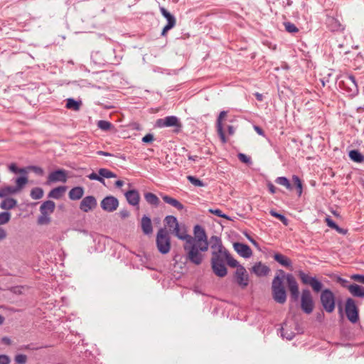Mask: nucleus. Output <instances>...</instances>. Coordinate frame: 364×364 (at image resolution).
Wrapping results in <instances>:
<instances>
[{
    "label": "nucleus",
    "mask_w": 364,
    "mask_h": 364,
    "mask_svg": "<svg viewBox=\"0 0 364 364\" xmlns=\"http://www.w3.org/2000/svg\"><path fill=\"white\" fill-rule=\"evenodd\" d=\"M210 244L212 251L210 263L213 272L216 276L224 277L228 273L225 261L230 252L223 245L222 240L218 236H212L210 239Z\"/></svg>",
    "instance_id": "nucleus-1"
},
{
    "label": "nucleus",
    "mask_w": 364,
    "mask_h": 364,
    "mask_svg": "<svg viewBox=\"0 0 364 364\" xmlns=\"http://www.w3.org/2000/svg\"><path fill=\"white\" fill-rule=\"evenodd\" d=\"M208 245L184 243L183 249L186 254V259L195 265H200L204 259V252L208 251Z\"/></svg>",
    "instance_id": "nucleus-2"
},
{
    "label": "nucleus",
    "mask_w": 364,
    "mask_h": 364,
    "mask_svg": "<svg viewBox=\"0 0 364 364\" xmlns=\"http://www.w3.org/2000/svg\"><path fill=\"white\" fill-rule=\"evenodd\" d=\"M156 245L158 251L162 255L168 254L171 248V237L166 228H161L156 236Z\"/></svg>",
    "instance_id": "nucleus-3"
},
{
    "label": "nucleus",
    "mask_w": 364,
    "mask_h": 364,
    "mask_svg": "<svg viewBox=\"0 0 364 364\" xmlns=\"http://www.w3.org/2000/svg\"><path fill=\"white\" fill-rule=\"evenodd\" d=\"M272 297L279 304H284L287 301V292L283 285L282 277L277 275L272 284Z\"/></svg>",
    "instance_id": "nucleus-4"
},
{
    "label": "nucleus",
    "mask_w": 364,
    "mask_h": 364,
    "mask_svg": "<svg viewBox=\"0 0 364 364\" xmlns=\"http://www.w3.org/2000/svg\"><path fill=\"white\" fill-rule=\"evenodd\" d=\"M339 87L350 97H354L358 93V87L355 78L352 75H343L339 81Z\"/></svg>",
    "instance_id": "nucleus-5"
},
{
    "label": "nucleus",
    "mask_w": 364,
    "mask_h": 364,
    "mask_svg": "<svg viewBox=\"0 0 364 364\" xmlns=\"http://www.w3.org/2000/svg\"><path fill=\"white\" fill-rule=\"evenodd\" d=\"M155 126L159 128L173 127L175 133H179L182 129V124L176 116H167L158 119Z\"/></svg>",
    "instance_id": "nucleus-6"
},
{
    "label": "nucleus",
    "mask_w": 364,
    "mask_h": 364,
    "mask_svg": "<svg viewBox=\"0 0 364 364\" xmlns=\"http://www.w3.org/2000/svg\"><path fill=\"white\" fill-rule=\"evenodd\" d=\"M321 303L323 309L328 313H332L336 306V299L333 291L329 289H323L320 296Z\"/></svg>",
    "instance_id": "nucleus-7"
},
{
    "label": "nucleus",
    "mask_w": 364,
    "mask_h": 364,
    "mask_svg": "<svg viewBox=\"0 0 364 364\" xmlns=\"http://www.w3.org/2000/svg\"><path fill=\"white\" fill-rule=\"evenodd\" d=\"M314 307V303L311 291L306 289H303L301 296V309L307 314L312 313Z\"/></svg>",
    "instance_id": "nucleus-8"
},
{
    "label": "nucleus",
    "mask_w": 364,
    "mask_h": 364,
    "mask_svg": "<svg viewBox=\"0 0 364 364\" xmlns=\"http://www.w3.org/2000/svg\"><path fill=\"white\" fill-rule=\"evenodd\" d=\"M345 311L346 317L351 323H355L358 321V309L353 299L348 298L346 299Z\"/></svg>",
    "instance_id": "nucleus-9"
},
{
    "label": "nucleus",
    "mask_w": 364,
    "mask_h": 364,
    "mask_svg": "<svg viewBox=\"0 0 364 364\" xmlns=\"http://www.w3.org/2000/svg\"><path fill=\"white\" fill-rule=\"evenodd\" d=\"M235 279L241 289H245L249 284V276L243 266L238 267L235 272Z\"/></svg>",
    "instance_id": "nucleus-10"
},
{
    "label": "nucleus",
    "mask_w": 364,
    "mask_h": 364,
    "mask_svg": "<svg viewBox=\"0 0 364 364\" xmlns=\"http://www.w3.org/2000/svg\"><path fill=\"white\" fill-rule=\"evenodd\" d=\"M170 234H172L179 240L184 241L185 243H188L190 240H193V236L188 234L187 228L183 223H178L176 227L171 230Z\"/></svg>",
    "instance_id": "nucleus-11"
},
{
    "label": "nucleus",
    "mask_w": 364,
    "mask_h": 364,
    "mask_svg": "<svg viewBox=\"0 0 364 364\" xmlns=\"http://www.w3.org/2000/svg\"><path fill=\"white\" fill-rule=\"evenodd\" d=\"M193 232L195 237H193V240H190L188 243H197L200 245L206 244L209 245L206 232L202 226L199 225H195Z\"/></svg>",
    "instance_id": "nucleus-12"
},
{
    "label": "nucleus",
    "mask_w": 364,
    "mask_h": 364,
    "mask_svg": "<svg viewBox=\"0 0 364 364\" xmlns=\"http://www.w3.org/2000/svg\"><path fill=\"white\" fill-rule=\"evenodd\" d=\"M286 280L288 289L290 291L291 299L293 301H297L299 297V286L296 279L291 274L286 276Z\"/></svg>",
    "instance_id": "nucleus-13"
},
{
    "label": "nucleus",
    "mask_w": 364,
    "mask_h": 364,
    "mask_svg": "<svg viewBox=\"0 0 364 364\" xmlns=\"http://www.w3.org/2000/svg\"><path fill=\"white\" fill-rule=\"evenodd\" d=\"M159 9L162 16L167 20V24L164 27L161 32V36H166L167 32L175 26L176 21L174 16L168 12L164 7L160 6Z\"/></svg>",
    "instance_id": "nucleus-14"
},
{
    "label": "nucleus",
    "mask_w": 364,
    "mask_h": 364,
    "mask_svg": "<svg viewBox=\"0 0 364 364\" xmlns=\"http://www.w3.org/2000/svg\"><path fill=\"white\" fill-rule=\"evenodd\" d=\"M101 208L109 213L113 212L118 208L119 201L114 196H107L100 203Z\"/></svg>",
    "instance_id": "nucleus-15"
},
{
    "label": "nucleus",
    "mask_w": 364,
    "mask_h": 364,
    "mask_svg": "<svg viewBox=\"0 0 364 364\" xmlns=\"http://www.w3.org/2000/svg\"><path fill=\"white\" fill-rule=\"evenodd\" d=\"M67 171L64 169H58L51 172L48 176V183L62 182L67 181Z\"/></svg>",
    "instance_id": "nucleus-16"
},
{
    "label": "nucleus",
    "mask_w": 364,
    "mask_h": 364,
    "mask_svg": "<svg viewBox=\"0 0 364 364\" xmlns=\"http://www.w3.org/2000/svg\"><path fill=\"white\" fill-rule=\"evenodd\" d=\"M97 200L92 196H88L85 197L80 202V208L85 213H87L90 210L95 208L97 206Z\"/></svg>",
    "instance_id": "nucleus-17"
},
{
    "label": "nucleus",
    "mask_w": 364,
    "mask_h": 364,
    "mask_svg": "<svg viewBox=\"0 0 364 364\" xmlns=\"http://www.w3.org/2000/svg\"><path fill=\"white\" fill-rule=\"evenodd\" d=\"M227 112L222 111L220 112L216 122V127H217V132L220 138V140L223 144H225L227 142V139L225 135V132L223 131V120L224 117L226 116Z\"/></svg>",
    "instance_id": "nucleus-18"
},
{
    "label": "nucleus",
    "mask_w": 364,
    "mask_h": 364,
    "mask_svg": "<svg viewBox=\"0 0 364 364\" xmlns=\"http://www.w3.org/2000/svg\"><path fill=\"white\" fill-rule=\"evenodd\" d=\"M233 246L235 250L244 258H249L252 255V251L247 245L235 242Z\"/></svg>",
    "instance_id": "nucleus-19"
},
{
    "label": "nucleus",
    "mask_w": 364,
    "mask_h": 364,
    "mask_svg": "<svg viewBox=\"0 0 364 364\" xmlns=\"http://www.w3.org/2000/svg\"><path fill=\"white\" fill-rule=\"evenodd\" d=\"M125 197L127 202L133 205L136 206L139 205L140 196L139 193L136 190H130L125 193Z\"/></svg>",
    "instance_id": "nucleus-20"
},
{
    "label": "nucleus",
    "mask_w": 364,
    "mask_h": 364,
    "mask_svg": "<svg viewBox=\"0 0 364 364\" xmlns=\"http://www.w3.org/2000/svg\"><path fill=\"white\" fill-rule=\"evenodd\" d=\"M141 227L142 232L145 235H150L153 232V227L151 218L147 215H143L141 220Z\"/></svg>",
    "instance_id": "nucleus-21"
},
{
    "label": "nucleus",
    "mask_w": 364,
    "mask_h": 364,
    "mask_svg": "<svg viewBox=\"0 0 364 364\" xmlns=\"http://www.w3.org/2000/svg\"><path fill=\"white\" fill-rule=\"evenodd\" d=\"M269 268L261 262L256 263L252 267V272L258 277L265 276L269 272Z\"/></svg>",
    "instance_id": "nucleus-22"
},
{
    "label": "nucleus",
    "mask_w": 364,
    "mask_h": 364,
    "mask_svg": "<svg viewBox=\"0 0 364 364\" xmlns=\"http://www.w3.org/2000/svg\"><path fill=\"white\" fill-rule=\"evenodd\" d=\"M326 23L328 28L331 31H338L343 30V27L339 21L334 17H328L326 20Z\"/></svg>",
    "instance_id": "nucleus-23"
},
{
    "label": "nucleus",
    "mask_w": 364,
    "mask_h": 364,
    "mask_svg": "<svg viewBox=\"0 0 364 364\" xmlns=\"http://www.w3.org/2000/svg\"><path fill=\"white\" fill-rule=\"evenodd\" d=\"M162 199L166 203L169 204L178 210H182L184 208V205L179 200L169 196L164 195L162 196Z\"/></svg>",
    "instance_id": "nucleus-24"
},
{
    "label": "nucleus",
    "mask_w": 364,
    "mask_h": 364,
    "mask_svg": "<svg viewBox=\"0 0 364 364\" xmlns=\"http://www.w3.org/2000/svg\"><path fill=\"white\" fill-rule=\"evenodd\" d=\"M55 208V204L52 200H46L42 203L40 207L41 213H46L47 215H50L53 213Z\"/></svg>",
    "instance_id": "nucleus-25"
},
{
    "label": "nucleus",
    "mask_w": 364,
    "mask_h": 364,
    "mask_svg": "<svg viewBox=\"0 0 364 364\" xmlns=\"http://www.w3.org/2000/svg\"><path fill=\"white\" fill-rule=\"evenodd\" d=\"M84 194V189L82 187L77 186L73 188L69 192V198L71 200H77L80 199Z\"/></svg>",
    "instance_id": "nucleus-26"
},
{
    "label": "nucleus",
    "mask_w": 364,
    "mask_h": 364,
    "mask_svg": "<svg viewBox=\"0 0 364 364\" xmlns=\"http://www.w3.org/2000/svg\"><path fill=\"white\" fill-rule=\"evenodd\" d=\"M349 291L354 296L358 297L364 296V287L356 284H353L348 287Z\"/></svg>",
    "instance_id": "nucleus-27"
},
{
    "label": "nucleus",
    "mask_w": 364,
    "mask_h": 364,
    "mask_svg": "<svg viewBox=\"0 0 364 364\" xmlns=\"http://www.w3.org/2000/svg\"><path fill=\"white\" fill-rule=\"evenodd\" d=\"M274 259L279 263L281 265L285 267H291V261L289 258L283 255L280 253H276L274 255Z\"/></svg>",
    "instance_id": "nucleus-28"
},
{
    "label": "nucleus",
    "mask_w": 364,
    "mask_h": 364,
    "mask_svg": "<svg viewBox=\"0 0 364 364\" xmlns=\"http://www.w3.org/2000/svg\"><path fill=\"white\" fill-rule=\"evenodd\" d=\"M17 205V200L14 198H6L1 201L0 207L4 210H11L15 208Z\"/></svg>",
    "instance_id": "nucleus-29"
},
{
    "label": "nucleus",
    "mask_w": 364,
    "mask_h": 364,
    "mask_svg": "<svg viewBox=\"0 0 364 364\" xmlns=\"http://www.w3.org/2000/svg\"><path fill=\"white\" fill-rule=\"evenodd\" d=\"M144 199L149 204L154 205L155 207L159 206V205L160 203L159 198L156 196V195H155L152 193H149V192L145 193H144Z\"/></svg>",
    "instance_id": "nucleus-30"
},
{
    "label": "nucleus",
    "mask_w": 364,
    "mask_h": 364,
    "mask_svg": "<svg viewBox=\"0 0 364 364\" xmlns=\"http://www.w3.org/2000/svg\"><path fill=\"white\" fill-rule=\"evenodd\" d=\"M65 191H66L65 186H58L57 188L52 189L49 192L48 197L53 198L55 199H59L63 196V194L65 192Z\"/></svg>",
    "instance_id": "nucleus-31"
},
{
    "label": "nucleus",
    "mask_w": 364,
    "mask_h": 364,
    "mask_svg": "<svg viewBox=\"0 0 364 364\" xmlns=\"http://www.w3.org/2000/svg\"><path fill=\"white\" fill-rule=\"evenodd\" d=\"M164 223L166 227L169 228V231L171 232L175 227L178 225V221L176 217L173 215H167L164 218Z\"/></svg>",
    "instance_id": "nucleus-32"
},
{
    "label": "nucleus",
    "mask_w": 364,
    "mask_h": 364,
    "mask_svg": "<svg viewBox=\"0 0 364 364\" xmlns=\"http://www.w3.org/2000/svg\"><path fill=\"white\" fill-rule=\"evenodd\" d=\"M348 156L350 159L355 162H364V156L358 150L353 149L350 151Z\"/></svg>",
    "instance_id": "nucleus-33"
},
{
    "label": "nucleus",
    "mask_w": 364,
    "mask_h": 364,
    "mask_svg": "<svg viewBox=\"0 0 364 364\" xmlns=\"http://www.w3.org/2000/svg\"><path fill=\"white\" fill-rule=\"evenodd\" d=\"M81 101H77L73 98H68L66 100V108L74 111H78L80 109Z\"/></svg>",
    "instance_id": "nucleus-34"
},
{
    "label": "nucleus",
    "mask_w": 364,
    "mask_h": 364,
    "mask_svg": "<svg viewBox=\"0 0 364 364\" xmlns=\"http://www.w3.org/2000/svg\"><path fill=\"white\" fill-rule=\"evenodd\" d=\"M28 183V178L26 176H21V177H18L16 180V186L14 188V189L16 190V193L20 191L23 187L24 186Z\"/></svg>",
    "instance_id": "nucleus-35"
},
{
    "label": "nucleus",
    "mask_w": 364,
    "mask_h": 364,
    "mask_svg": "<svg viewBox=\"0 0 364 364\" xmlns=\"http://www.w3.org/2000/svg\"><path fill=\"white\" fill-rule=\"evenodd\" d=\"M98 173H99L100 176L102 177V178H111L117 177V175L114 172L109 171L107 168H100L98 171Z\"/></svg>",
    "instance_id": "nucleus-36"
},
{
    "label": "nucleus",
    "mask_w": 364,
    "mask_h": 364,
    "mask_svg": "<svg viewBox=\"0 0 364 364\" xmlns=\"http://www.w3.org/2000/svg\"><path fill=\"white\" fill-rule=\"evenodd\" d=\"M30 196L34 200L41 199L43 196V190L39 187L33 188L31 191Z\"/></svg>",
    "instance_id": "nucleus-37"
},
{
    "label": "nucleus",
    "mask_w": 364,
    "mask_h": 364,
    "mask_svg": "<svg viewBox=\"0 0 364 364\" xmlns=\"http://www.w3.org/2000/svg\"><path fill=\"white\" fill-rule=\"evenodd\" d=\"M275 182L279 185L285 186L288 190L292 189V186L289 181L284 176L277 177L275 180Z\"/></svg>",
    "instance_id": "nucleus-38"
},
{
    "label": "nucleus",
    "mask_w": 364,
    "mask_h": 364,
    "mask_svg": "<svg viewBox=\"0 0 364 364\" xmlns=\"http://www.w3.org/2000/svg\"><path fill=\"white\" fill-rule=\"evenodd\" d=\"M14 193H16V191L13 186H6L0 189V198H5Z\"/></svg>",
    "instance_id": "nucleus-39"
},
{
    "label": "nucleus",
    "mask_w": 364,
    "mask_h": 364,
    "mask_svg": "<svg viewBox=\"0 0 364 364\" xmlns=\"http://www.w3.org/2000/svg\"><path fill=\"white\" fill-rule=\"evenodd\" d=\"M97 125L102 131H109L113 127L112 124L106 120H99Z\"/></svg>",
    "instance_id": "nucleus-40"
},
{
    "label": "nucleus",
    "mask_w": 364,
    "mask_h": 364,
    "mask_svg": "<svg viewBox=\"0 0 364 364\" xmlns=\"http://www.w3.org/2000/svg\"><path fill=\"white\" fill-rule=\"evenodd\" d=\"M287 325H288L287 322H284L283 323L282 328H281L282 329V336L283 337H285L287 340L290 341V340L293 339V338L295 336V333L292 331L289 333L287 331Z\"/></svg>",
    "instance_id": "nucleus-41"
},
{
    "label": "nucleus",
    "mask_w": 364,
    "mask_h": 364,
    "mask_svg": "<svg viewBox=\"0 0 364 364\" xmlns=\"http://www.w3.org/2000/svg\"><path fill=\"white\" fill-rule=\"evenodd\" d=\"M299 278H300L301 281L302 282V283L304 284H308V285H310V284L311 282V280L312 279L315 278V277L309 276V274H306L303 271L299 272Z\"/></svg>",
    "instance_id": "nucleus-42"
},
{
    "label": "nucleus",
    "mask_w": 364,
    "mask_h": 364,
    "mask_svg": "<svg viewBox=\"0 0 364 364\" xmlns=\"http://www.w3.org/2000/svg\"><path fill=\"white\" fill-rule=\"evenodd\" d=\"M37 223L38 225H48L50 223V218L49 215H47L46 213H41V215L38 218Z\"/></svg>",
    "instance_id": "nucleus-43"
},
{
    "label": "nucleus",
    "mask_w": 364,
    "mask_h": 364,
    "mask_svg": "<svg viewBox=\"0 0 364 364\" xmlns=\"http://www.w3.org/2000/svg\"><path fill=\"white\" fill-rule=\"evenodd\" d=\"M269 213L272 216L279 219L284 225H288V220L284 215L276 212L274 210H270Z\"/></svg>",
    "instance_id": "nucleus-44"
},
{
    "label": "nucleus",
    "mask_w": 364,
    "mask_h": 364,
    "mask_svg": "<svg viewBox=\"0 0 364 364\" xmlns=\"http://www.w3.org/2000/svg\"><path fill=\"white\" fill-rule=\"evenodd\" d=\"M311 284L309 286H311L313 289V290L315 291V292H318L321 290L322 289V287H323V284L322 283L318 280L316 277L314 279H312L311 280Z\"/></svg>",
    "instance_id": "nucleus-45"
},
{
    "label": "nucleus",
    "mask_w": 364,
    "mask_h": 364,
    "mask_svg": "<svg viewBox=\"0 0 364 364\" xmlns=\"http://www.w3.org/2000/svg\"><path fill=\"white\" fill-rule=\"evenodd\" d=\"M292 180L296 187L298 196H301L302 194V183L299 176L294 175L292 176Z\"/></svg>",
    "instance_id": "nucleus-46"
},
{
    "label": "nucleus",
    "mask_w": 364,
    "mask_h": 364,
    "mask_svg": "<svg viewBox=\"0 0 364 364\" xmlns=\"http://www.w3.org/2000/svg\"><path fill=\"white\" fill-rule=\"evenodd\" d=\"M285 30L290 33H295L299 31L298 28L291 22H285L284 23Z\"/></svg>",
    "instance_id": "nucleus-47"
},
{
    "label": "nucleus",
    "mask_w": 364,
    "mask_h": 364,
    "mask_svg": "<svg viewBox=\"0 0 364 364\" xmlns=\"http://www.w3.org/2000/svg\"><path fill=\"white\" fill-rule=\"evenodd\" d=\"M187 179L195 186L203 187L205 183L200 179L193 176H188Z\"/></svg>",
    "instance_id": "nucleus-48"
},
{
    "label": "nucleus",
    "mask_w": 364,
    "mask_h": 364,
    "mask_svg": "<svg viewBox=\"0 0 364 364\" xmlns=\"http://www.w3.org/2000/svg\"><path fill=\"white\" fill-rule=\"evenodd\" d=\"M11 219V213L9 212L0 213V225L7 223Z\"/></svg>",
    "instance_id": "nucleus-49"
},
{
    "label": "nucleus",
    "mask_w": 364,
    "mask_h": 364,
    "mask_svg": "<svg viewBox=\"0 0 364 364\" xmlns=\"http://www.w3.org/2000/svg\"><path fill=\"white\" fill-rule=\"evenodd\" d=\"M225 263H227L230 267H236L238 269V267L241 266L239 262L234 259L230 254H229Z\"/></svg>",
    "instance_id": "nucleus-50"
},
{
    "label": "nucleus",
    "mask_w": 364,
    "mask_h": 364,
    "mask_svg": "<svg viewBox=\"0 0 364 364\" xmlns=\"http://www.w3.org/2000/svg\"><path fill=\"white\" fill-rule=\"evenodd\" d=\"M326 222L329 228L336 230L339 232H341V229L339 228V226L330 217H327L326 218Z\"/></svg>",
    "instance_id": "nucleus-51"
},
{
    "label": "nucleus",
    "mask_w": 364,
    "mask_h": 364,
    "mask_svg": "<svg viewBox=\"0 0 364 364\" xmlns=\"http://www.w3.org/2000/svg\"><path fill=\"white\" fill-rule=\"evenodd\" d=\"M209 212L220 218L230 219V218L226 214L223 213L220 209H210Z\"/></svg>",
    "instance_id": "nucleus-52"
},
{
    "label": "nucleus",
    "mask_w": 364,
    "mask_h": 364,
    "mask_svg": "<svg viewBox=\"0 0 364 364\" xmlns=\"http://www.w3.org/2000/svg\"><path fill=\"white\" fill-rule=\"evenodd\" d=\"M27 357L23 354H18L15 356V361L18 364H25L26 363Z\"/></svg>",
    "instance_id": "nucleus-53"
},
{
    "label": "nucleus",
    "mask_w": 364,
    "mask_h": 364,
    "mask_svg": "<svg viewBox=\"0 0 364 364\" xmlns=\"http://www.w3.org/2000/svg\"><path fill=\"white\" fill-rule=\"evenodd\" d=\"M28 168L33 171L38 176H43L44 174L43 169L39 166H31Z\"/></svg>",
    "instance_id": "nucleus-54"
},
{
    "label": "nucleus",
    "mask_w": 364,
    "mask_h": 364,
    "mask_svg": "<svg viewBox=\"0 0 364 364\" xmlns=\"http://www.w3.org/2000/svg\"><path fill=\"white\" fill-rule=\"evenodd\" d=\"M238 159L240 161L245 164H250L251 163V159L250 157L247 156L245 154L240 153L238 155Z\"/></svg>",
    "instance_id": "nucleus-55"
},
{
    "label": "nucleus",
    "mask_w": 364,
    "mask_h": 364,
    "mask_svg": "<svg viewBox=\"0 0 364 364\" xmlns=\"http://www.w3.org/2000/svg\"><path fill=\"white\" fill-rule=\"evenodd\" d=\"M88 178L90 179V180H95V181H98L101 183H104V178H102V177L100 176V175H97L96 173L95 172H92L90 174H89L87 176Z\"/></svg>",
    "instance_id": "nucleus-56"
},
{
    "label": "nucleus",
    "mask_w": 364,
    "mask_h": 364,
    "mask_svg": "<svg viewBox=\"0 0 364 364\" xmlns=\"http://www.w3.org/2000/svg\"><path fill=\"white\" fill-rule=\"evenodd\" d=\"M144 143H150L154 141V135L152 134H146L141 139Z\"/></svg>",
    "instance_id": "nucleus-57"
},
{
    "label": "nucleus",
    "mask_w": 364,
    "mask_h": 364,
    "mask_svg": "<svg viewBox=\"0 0 364 364\" xmlns=\"http://www.w3.org/2000/svg\"><path fill=\"white\" fill-rule=\"evenodd\" d=\"M10 359L6 355H0V364H9Z\"/></svg>",
    "instance_id": "nucleus-58"
},
{
    "label": "nucleus",
    "mask_w": 364,
    "mask_h": 364,
    "mask_svg": "<svg viewBox=\"0 0 364 364\" xmlns=\"http://www.w3.org/2000/svg\"><path fill=\"white\" fill-rule=\"evenodd\" d=\"M9 169H10V171H11L14 173H17V172L23 173V172H25L24 169L18 170L16 166L14 164H12L10 165Z\"/></svg>",
    "instance_id": "nucleus-59"
},
{
    "label": "nucleus",
    "mask_w": 364,
    "mask_h": 364,
    "mask_svg": "<svg viewBox=\"0 0 364 364\" xmlns=\"http://www.w3.org/2000/svg\"><path fill=\"white\" fill-rule=\"evenodd\" d=\"M267 188L269 189V191L272 194H274L277 191V188L274 186V184L271 182L267 183Z\"/></svg>",
    "instance_id": "nucleus-60"
},
{
    "label": "nucleus",
    "mask_w": 364,
    "mask_h": 364,
    "mask_svg": "<svg viewBox=\"0 0 364 364\" xmlns=\"http://www.w3.org/2000/svg\"><path fill=\"white\" fill-rule=\"evenodd\" d=\"M254 129L255 131L260 136H264V132L263 131V129L259 127V126H254Z\"/></svg>",
    "instance_id": "nucleus-61"
},
{
    "label": "nucleus",
    "mask_w": 364,
    "mask_h": 364,
    "mask_svg": "<svg viewBox=\"0 0 364 364\" xmlns=\"http://www.w3.org/2000/svg\"><path fill=\"white\" fill-rule=\"evenodd\" d=\"M39 348H41V347H35L33 344H28L23 347V349H24V350H38Z\"/></svg>",
    "instance_id": "nucleus-62"
},
{
    "label": "nucleus",
    "mask_w": 364,
    "mask_h": 364,
    "mask_svg": "<svg viewBox=\"0 0 364 364\" xmlns=\"http://www.w3.org/2000/svg\"><path fill=\"white\" fill-rule=\"evenodd\" d=\"M358 282L364 284V275L355 274L353 277Z\"/></svg>",
    "instance_id": "nucleus-63"
},
{
    "label": "nucleus",
    "mask_w": 364,
    "mask_h": 364,
    "mask_svg": "<svg viewBox=\"0 0 364 364\" xmlns=\"http://www.w3.org/2000/svg\"><path fill=\"white\" fill-rule=\"evenodd\" d=\"M119 215L122 218H126L129 215V212L127 210H122L119 211Z\"/></svg>",
    "instance_id": "nucleus-64"
}]
</instances>
